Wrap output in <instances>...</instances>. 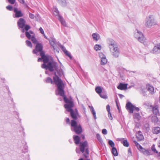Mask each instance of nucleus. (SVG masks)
<instances>
[{"label": "nucleus", "mask_w": 160, "mask_h": 160, "mask_svg": "<svg viewBox=\"0 0 160 160\" xmlns=\"http://www.w3.org/2000/svg\"><path fill=\"white\" fill-rule=\"evenodd\" d=\"M151 149L152 151L155 153H158V152L157 151L155 148V145L153 144L152 145L151 147Z\"/></svg>", "instance_id": "49530a36"}, {"label": "nucleus", "mask_w": 160, "mask_h": 160, "mask_svg": "<svg viewBox=\"0 0 160 160\" xmlns=\"http://www.w3.org/2000/svg\"><path fill=\"white\" fill-rule=\"evenodd\" d=\"M96 137L98 140L102 144L103 143V140L101 137L99 133H97L96 134Z\"/></svg>", "instance_id": "58836bf2"}, {"label": "nucleus", "mask_w": 160, "mask_h": 160, "mask_svg": "<svg viewBox=\"0 0 160 160\" xmlns=\"http://www.w3.org/2000/svg\"><path fill=\"white\" fill-rule=\"evenodd\" d=\"M111 51L112 52V55L114 57L116 58L118 57L120 52L119 49L117 47L112 48V51Z\"/></svg>", "instance_id": "2eb2a0df"}, {"label": "nucleus", "mask_w": 160, "mask_h": 160, "mask_svg": "<svg viewBox=\"0 0 160 160\" xmlns=\"http://www.w3.org/2000/svg\"><path fill=\"white\" fill-rule=\"evenodd\" d=\"M138 149L140 151L143 148L142 147L139 143L136 146Z\"/></svg>", "instance_id": "13d9d810"}, {"label": "nucleus", "mask_w": 160, "mask_h": 160, "mask_svg": "<svg viewBox=\"0 0 160 160\" xmlns=\"http://www.w3.org/2000/svg\"><path fill=\"white\" fill-rule=\"evenodd\" d=\"M94 48L96 51L100 50L101 49V46L100 45L96 44L94 46Z\"/></svg>", "instance_id": "79ce46f5"}, {"label": "nucleus", "mask_w": 160, "mask_h": 160, "mask_svg": "<svg viewBox=\"0 0 160 160\" xmlns=\"http://www.w3.org/2000/svg\"><path fill=\"white\" fill-rule=\"evenodd\" d=\"M66 122L67 124H70L69 119L68 118H67L66 119Z\"/></svg>", "instance_id": "680f3d73"}, {"label": "nucleus", "mask_w": 160, "mask_h": 160, "mask_svg": "<svg viewBox=\"0 0 160 160\" xmlns=\"http://www.w3.org/2000/svg\"><path fill=\"white\" fill-rule=\"evenodd\" d=\"M41 58L43 62V63L41 65V67L42 68L44 67L43 64H47L48 62L51 61V60H49V56L47 55H46Z\"/></svg>", "instance_id": "a211bd4d"}, {"label": "nucleus", "mask_w": 160, "mask_h": 160, "mask_svg": "<svg viewBox=\"0 0 160 160\" xmlns=\"http://www.w3.org/2000/svg\"><path fill=\"white\" fill-rule=\"evenodd\" d=\"M117 140L121 142L125 147H128L129 146V143L127 139H125L123 138H117Z\"/></svg>", "instance_id": "dca6fc26"}, {"label": "nucleus", "mask_w": 160, "mask_h": 160, "mask_svg": "<svg viewBox=\"0 0 160 160\" xmlns=\"http://www.w3.org/2000/svg\"><path fill=\"white\" fill-rule=\"evenodd\" d=\"M133 118L139 121L140 120L141 116L139 113H135L134 114L133 116Z\"/></svg>", "instance_id": "f704fd0d"}, {"label": "nucleus", "mask_w": 160, "mask_h": 160, "mask_svg": "<svg viewBox=\"0 0 160 160\" xmlns=\"http://www.w3.org/2000/svg\"><path fill=\"white\" fill-rule=\"evenodd\" d=\"M30 28V27L29 25H24L23 30H28Z\"/></svg>", "instance_id": "8fccbe9b"}, {"label": "nucleus", "mask_w": 160, "mask_h": 160, "mask_svg": "<svg viewBox=\"0 0 160 160\" xmlns=\"http://www.w3.org/2000/svg\"><path fill=\"white\" fill-rule=\"evenodd\" d=\"M61 48L62 51L64 52L65 54L67 56H68L70 59H71L72 58V56L70 54L68 53V51L66 50L65 47L62 45L61 46Z\"/></svg>", "instance_id": "4be33fe9"}, {"label": "nucleus", "mask_w": 160, "mask_h": 160, "mask_svg": "<svg viewBox=\"0 0 160 160\" xmlns=\"http://www.w3.org/2000/svg\"><path fill=\"white\" fill-rule=\"evenodd\" d=\"M118 95L121 99L122 98L124 97V95L121 94H118Z\"/></svg>", "instance_id": "338daca9"}, {"label": "nucleus", "mask_w": 160, "mask_h": 160, "mask_svg": "<svg viewBox=\"0 0 160 160\" xmlns=\"http://www.w3.org/2000/svg\"><path fill=\"white\" fill-rule=\"evenodd\" d=\"M153 112L155 115H159V113L158 108L157 106L154 107L152 108Z\"/></svg>", "instance_id": "c85d7f7f"}, {"label": "nucleus", "mask_w": 160, "mask_h": 160, "mask_svg": "<svg viewBox=\"0 0 160 160\" xmlns=\"http://www.w3.org/2000/svg\"><path fill=\"white\" fill-rule=\"evenodd\" d=\"M108 144L112 148L114 147L115 144L112 140H109L108 142Z\"/></svg>", "instance_id": "37998d69"}, {"label": "nucleus", "mask_w": 160, "mask_h": 160, "mask_svg": "<svg viewBox=\"0 0 160 160\" xmlns=\"http://www.w3.org/2000/svg\"><path fill=\"white\" fill-rule=\"evenodd\" d=\"M89 108L90 109V110L92 112V114L93 115L94 118L95 119H97L96 112L94 110V109L92 106H89Z\"/></svg>", "instance_id": "72a5a7b5"}, {"label": "nucleus", "mask_w": 160, "mask_h": 160, "mask_svg": "<svg viewBox=\"0 0 160 160\" xmlns=\"http://www.w3.org/2000/svg\"><path fill=\"white\" fill-rule=\"evenodd\" d=\"M9 3L12 4H13L15 2L16 0H8Z\"/></svg>", "instance_id": "864d4df0"}, {"label": "nucleus", "mask_w": 160, "mask_h": 160, "mask_svg": "<svg viewBox=\"0 0 160 160\" xmlns=\"http://www.w3.org/2000/svg\"><path fill=\"white\" fill-rule=\"evenodd\" d=\"M25 35L29 39H30L32 37L31 35L30 34V32H28V31H26L25 32Z\"/></svg>", "instance_id": "a18cd8bd"}, {"label": "nucleus", "mask_w": 160, "mask_h": 160, "mask_svg": "<svg viewBox=\"0 0 160 160\" xmlns=\"http://www.w3.org/2000/svg\"><path fill=\"white\" fill-rule=\"evenodd\" d=\"M71 129L77 134H79L82 132V129L80 125H78L77 122L74 120H71L70 122Z\"/></svg>", "instance_id": "7ed1b4c3"}, {"label": "nucleus", "mask_w": 160, "mask_h": 160, "mask_svg": "<svg viewBox=\"0 0 160 160\" xmlns=\"http://www.w3.org/2000/svg\"><path fill=\"white\" fill-rule=\"evenodd\" d=\"M115 102H116V105H117V109L118 110L119 112H120V108H119V106H118V105L117 102V101L116 100H115Z\"/></svg>", "instance_id": "0e129e2a"}, {"label": "nucleus", "mask_w": 160, "mask_h": 160, "mask_svg": "<svg viewBox=\"0 0 160 160\" xmlns=\"http://www.w3.org/2000/svg\"><path fill=\"white\" fill-rule=\"evenodd\" d=\"M39 52H40V54L41 58L46 55H45V52L42 50Z\"/></svg>", "instance_id": "3c124183"}, {"label": "nucleus", "mask_w": 160, "mask_h": 160, "mask_svg": "<svg viewBox=\"0 0 160 160\" xmlns=\"http://www.w3.org/2000/svg\"><path fill=\"white\" fill-rule=\"evenodd\" d=\"M151 121L154 123H157L158 121V119L156 115H154L151 117Z\"/></svg>", "instance_id": "7c9ffc66"}, {"label": "nucleus", "mask_w": 160, "mask_h": 160, "mask_svg": "<svg viewBox=\"0 0 160 160\" xmlns=\"http://www.w3.org/2000/svg\"><path fill=\"white\" fill-rule=\"evenodd\" d=\"M152 132L153 134H158L160 133V128L159 127H156L153 128Z\"/></svg>", "instance_id": "b1692460"}, {"label": "nucleus", "mask_w": 160, "mask_h": 160, "mask_svg": "<svg viewBox=\"0 0 160 160\" xmlns=\"http://www.w3.org/2000/svg\"><path fill=\"white\" fill-rule=\"evenodd\" d=\"M31 38L32 42L33 43L35 44L36 45L38 43V41L36 38H35V34L32 35V36Z\"/></svg>", "instance_id": "ea45409f"}, {"label": "nucleus", "mask_w": 160, "mask_h": 160, "mask_svg": "<svg viewBox=\"0 0 160 160\" xmlns=\"http://www.w3.org/2000/svg\"><path fill=\"white\" fill-rule=\"evenodd\" d=\"M57 78H54L55 84L57 85L58 93H56V95H59L63 97L64 102L67 104L73 102L71 100L68 99L65 95L64 91V85L62 81L59 77L57 76Z\"/></svg>", "instance_id": "f257e3e1"}, {"label": "nucleus", "mask_w": 160, "mask_h": 160, "mask_svg": "<svg viewBox=\"0 0 160 160\" xmlns=\"http://www.w3.org/2000/svg\"><path fill=\"white\" fill-rule=\"evenodd\" d=\"M44 67L42 68L46 70H48L50 72H54L55 70H57L58 68V63L54 61L53 59L51 61L48 62L47 64H43Z\"/></svg>", "instance_id": "f03ea898"}, {"label": "nucleus", "mask_w": 160, "mask_h": 160, "mask_svg": "<svg viewBox=\"0 0 160 160\" xmlns=\"http://www.w3.org/2000/svg\"><path fill=\"white\" fill-rule=\"evenodd\" d=\"M109 43V48L111 51H112V49L114 48L117 47L116 44L115 42L112 39H108Z\"/></svg>", "instance_id": "4468645a"}, {"label": "nucleus", "mask_w": 160, "mask_h": 160, "mask_svg": "<svg viewBox=\"0 0 160 160\" xmlns=\"http://www.w3.org/2000/svg\"><path fill=\"white\" fill-rule=\"evenodd\" d=\"M43 47L42 44L41 43H37L35 46V49L33 51V53L38 55V52L41 51L43 50Z\"/></svg>", "instance_id": "6e6552de"}, {"label": "nucleus", "mask_w": 160, "mask_h": 160, "mask_svg": "<svg viewBox=\"0 0 160 160\" xmlns=\"http://www.w3.org/2000/svg\"><path fill=\"white\" fill-rule=\"evenodd\" d=\"M14 12L15 13V17L16 18H19L23 16V14L20 10H18L17 8H15L14 9Z\"/></svg>", "instance_id": "6ab92c4d"}, {"label": "nucleus", "mask_w": 160, "mask_h": 160, "mask_svg": "<svg viewBox=\"0 0 160 160\" xmlns=\"http://www.w3.org/2000/svg\"><path fill=\"white\" fill-rule=\"evenodd\" d=\"M64 107L67 111L70 112L73 110L72 108L74 107V103L71 102L69 104H65Z\"/></svg>", "instance_id": "ddd939ff"}, {"label": "nucleus", "mask_w": 160, "mask_h": 160, "mask_svg": "<svg viewBox=\"0 0 160 160\" xmlns=\"http://www.w3.org/2000/svg\"><path fill=\"white\" fill-rule=\"evenodd\" d=\"M140 151L145 155L148 156L150 155V151L146 150L145 148H142V149L140 150Z\"/></svg>", "instance_id": "bb28decb"}, {"label": "nucleus", "mask_w": 160, "mask_h": 160, "mask_svg": "<svg viewBox=\"0 0 160 160\" xmlns=\"http://www.w3.org/2000/svg\"><path fill=\"white\" fill-rule=\"evenodd\" d=\"M29 17L30 18L33 19L35 18V16L33 14L31 13L30 12H29Z\"/></svg>", "instance_id": "5fc2aeb1"}, {"label": "nucleus", "mask_w": 160, "mask_h": 160, "mask_svg": "<svg viewBox=\"0 0 160 160\" xmlns=\"http://www.w3.org/2000/svg\"><path fill=\"white\" fill-rule=\"evenodd\" d=\"M6 8L9 11H12L13 10V7L12 6L8 5L6 7Z\"/></svg>", "instance_id": "603ef678"}, {"label": "nucleus", "mask_w": 160, "mask_h": 160, "mask_svg": "<svg viewBox=\"0 0 160 160\" xmlns=\"http://www.w3.org/2000/svg\"><path fill=\"white\" fill-rule=\"evenodd\" d=\"M106 109L108 112H110V106L109 105H107Z\"/></svg>", "instance_id": "052dcab7"}, {"label": "nucleus", "mask_w": 160, "mask_h": 160, "mask_svg": "<svg viewBox=\"0 0 160 160\" xmlns=\"http://www.w3.org/2000/svg\"><path fill=\"white\" fill-rule=\"evenodd\" d=\"M134 36L141 43H144L145 42L146 38L140 31H135L134 32Z\"/></svg>", "instance_id": "39448f33"}, {"label": "nucleus", "mask_w": 160, "mask_h": 160, "mask_svg": "<svg viewBox=\"0 0 160 160\" xmlns=\"http://www.w3.org/2000/svg\"><path fill=\"white\" fill-rule=\"evenodd\" d=\"M73 138L75 143L76 144L78 145L80 143V138L78 136L73 135Z\"/></svg>", "instance_id": "5701e85b"}, {"label": "nucleus", "mask_w": 160, "mask_h": 160, "mask_svg": "<svg viewBox=\"0 0 160 160\" xmlns=\"http://www.w3.org/2000/svg\"><path fill=\"white\" fill-rule=\"evenodd\" d=\"M92 37L94 40L98 41L100 38V36L97 33H94L92 34Z\"/></svg>", "instance_id": "cd10ccee"}, {"label": "nucleus", "mask_w": 160, "mask_h": 160, "mask_svg": "<svg viewBox=\"0 0 160 160\" xmlns=\"http://www.w3.org/2000/svg\"><path fill=\"white\" fill-rule=\"evenodd\" d=\"M128 155L129 156H132V153L131 149L130 148H129L128 150Z\"/></svg>", "instance_id": "6e6d98bb"}, {"label": "nucleus", "mask_w": 160, "mask_h": 160, "mask_svg": "<svg viewBox=\"0 0 160 160\" xmlns=\"http://www.w3.org/2000/svg\"><path fill=\"white\" fill-rule=\"evenodd\" d=\"M157 46L158 47V49L159 50V52H160V43L158 44Z\"/></svg>", "instance_id": "774afa93"}, {"label": "nucleus", "mask_w": 160, "mask_h": 160, "mask_svg": "<svg viewBox=\"0 0 160 160\" xmlns=\"http://www.w3.org/2000/svg\"><path fill=\"white\" fill-rule=\"evenodd\" d=\"M153 53L156 54L157 53H159V50H158V47H157V46H156L155 47H154L153 49Z\"/></svg>", "instance_id": "c03bdc74"}, {"label": "nucleus", "mask_w": 160, "mask_h": 160, "mask_svg": "<svg viewBox=\"0 0 160 160\" xmlns=\"http://www.w3.org/2000/svg\"><path fill=\"white\" fill-rule=\"evenodd\" d=\"M143 128L144 130H145L147 132H148L149 130V125L148 123L145 124L143 127Z\"/></svg>", "instance_id": "a19ab883"}, {"label": "nucleus", "mask_w": 160, "mask_h": 160, "mask_svg": "<svg viewBox=\"0 0 160 160\" xmlns=\"http://www.w3.org/2000/svg\"><path fill=\"white\" fill-rule=\"evenodd\" d=\"M54 75H55V77H53V81L52 79L49 77H48L46 79L44 80V81L46 83H51L52 84H53L54 83L55 84L54 80V78H57V76L59 78V77L58 75H57L56 72H54Z\"/></svg>", "instance_id": "f3484780"}, {"label": "nucleus", "mask_w": 160, "mask_h": 160, "mask_svg": "<svg viewBox=\"0 0 160 160\" xmlns=\"http://www.w3.org/2000/svg\"><path fill=\"white\" fill-rule=\"evenodd\" d=\"M127 84L120 83L117 87V88L120 90H125L127 89Z\"/></svg>", "instance_id": "aec40b11"}, {"label": "nucleus", "mask_w": 160, "mask_h": 160, "mask_svg": "<svg viewBox=\"0 0 160 160\" xmlns=\"http://www.w3.org/2000/svg\"><path fill=\"white\" fill-rule=\"evenodd\" d=\"M111 152L112 154L114 156H117L118 155V153L117 150V149L116 148L114 147L112 148Z\"/></svg>", "instance_id": "473e14b6"}, {"label": "nucleus", "mask_w": 160, "mask_h": 160, "mask_svg": "<svg viewBox=\"0 0 160 160\" xmlns=\"http://www.w3.org/2000/svg\"><path fill=\"white\" fill-rule=\"evenodd\" d=\"M43 36L45 38L49 40L50 45L52 47L54 50L56 51L58 53L59 51L58 49V48L55 39L52 37H51L50 38L48 39L45 34Z\"/></svg>", "instance_id": "423d86ee"}, {"label": "nucleus", "mask_w": 160, "mask_h": 160, "mask_svg": "<svg viewBox=\"0 0 160 160\" xmlns=\"http://www.w3.org/2000/svg\"><path fill=\"white\" fill-rule=\"evenodd\" d=\"M99 54L100 57L101 58V64L102 65H105L107 62V60L105 56L101 52H99Z\"/></svg>", "instance_id": "1a4fd4ad"}, {"label": "nucleus", "mask_w": 160, "mask_h": 160, "mask_svg": "<svg viewBox=\"0 0 160 160\" xmlns=\"http://www.w3.org/2000/svg\"><path fill=\"white\" fill-rule=\"evenodd\" d=\"M102 133L104 135H106L107 134V131L106 129H103L102 130Z\"/></svg>", "instance_id": "4d7b16f0"}, {"label": "nucleus", "mask_w": 160, "mask_h": 160, "mask_svg": "<svg viewBox=\"0 0 160 160\" xmlns=\"http://www.w3.org/2000/svg\"><path fill=\"white\" fill-rule=\"evenodd\" d=\"M53 11L54 12V14L56 16L58 17V19L60 22L61 23L63 26H66V24L65 21L62 17L59 14V12L56 7L54 8Z\"/></svg>", "instance_id": "0eeeda50"}, {"label": "nucleus", "mask_w": 160, "mask_h": 160, "mask_svg": "<svg viewBox=\"0 0 160 160\" xmlns=\"http://www.w3.org/2000/svg\"><path fill=\"white\" fill-rule=\"evenodd\" d=\"M26 23V21L23 18H20L18 22V26L19 28L22 29V30H23L24 25Z\"/></svg>", "instance_id": "f8f14e48"}, {"label": "nucleus", "mask_w": 160, "mask_h": 160, "mask_svg": "<svg viewBox=\"0 0 160 160\" xmlns=\"http://www.w3.org/2000/svg\"><path fill=\"white\" fill-rule=\"evenodd\" d=\"M157 22L155 21L154 16L152 15H150L147 17L145 20V25L148 28H150L157 25Z\"/></svg>", "instance_id": "20e7f679"}, {"label": "nucleus", "mask_w": 160, "mask_h": 160, "mask_svg": "<svg viewBox=\"0 0 160 160\" xmlns=\"http://www.w3.org/2000/svg\"><path fill=\"white\" fill-rule=\"evenodd\" d=\"M134 105L131 102H128L126 104V108L130 113H133L134 110Z\"/></svg>", "instance_id": "9b49d317"}, {"label": "nucleus", "mask_w": 160, "mask_h": 160, "mask_svg": "<svg viewBox=\"0 0 160 160\" xmlns=\"http://www.w3.org/2000/svg\"><path fill=\"white\" fill-rule=\"evenodd\" d=\"M18 0L20 3L23 4H25L24 0Z\"/></svg>", "instance_id": "69168bd1"}, {"label": "nucleus", "mask_w": 160, "mask_h": 160, "mask_svg": "<svg viewBox=\"0 0 160 160\" xmlns=\"http://www.w3.org/2000/svg\"><path fill=\"white\" fill-rule=\"evenodd\" d=\"M95 90L96 92L99 94L103 91L100 86H98L95 88Z\"/></svg>", "instance_id": "4c0bfd02"}, {"label": "nucleus", "mask_w": 160, "mask_h": 160, "mask_svg": "<svg viewBox=\"0 0 160 160\" xmlns=\"http://www.w3.org/2000/svg\"><path fill=\"white\" fill-rule=\"evenodd\" d=\"M26 44L27 46L28 47H29L30 48H32V43L29 40H27L26 41Z\"/></svg>", "instance_id": "09e8293b"}, {"label": "nucleus", "mask_w": 160, "mask_h": 160, "mask_svg": "<svg viewBox=\"0 0 160 160\" xmlns=\"http://www.w3.org/2000/svg\"><path fill=\"white\" fill-rule=\"evenodd\" d=\"M147 90L150 93L152 94L154 93V88L151 86H148L147 87Z\"/></svg>", "instance_id": "e433bc0d"}, {"label": "nucleus", "mask_w": 160, "mask_h": 160, "mask_svg": "<svg viewBox=\"0 0 160 160\" xmlns=\"http://www.w3.org/2000/svg\"><path fill=\"white\" fill-rule=\"evenodd\" d=\"M70 112V116L71 118L73 119L72 120H77L78 119V117L77 116V114L75 113L74 111L72 110Z\"/></svg>", "instance_id": "393cba45"}, {"label": "nucleus", "mask_w": 160, "mask_h": 160, "mask_svg": "<svg viewBox=\"0 0 160 160\" xmlns=\"http://www.w3.org/2000/svg\"><path fill=\"white\" fill-rule=\"evenodd\" d=\"M22 144H24L23 149L22 150V152L24 153L28 152V147L27 145V143L24 141L23 142H22Z\"/></svg>", "instance_id": "412c9836"}, {"label": "nucleus", "mask_w": 160, "mask_h": 160, "mask_svg": "<svg viewBox=\"0 0 160 160\" xmlns=\"http://www.w3.org/2000/svg\"><path fill=\"white\" fill-rule=\"evenodd\" d=\"M136 137L140 141L142 140L143 139V136L140 131L138 132Z\"/></svg>", "instance_id": "a878e982"}, {"label": "nucleus", "mask_w": 160, "mask_h": 160, "mask_svg": "<svg viewBox=\"0 0 160 160\" xmlns=\"http://www.w3.org/2000/svg\"><path fill=\"white\" fill-rule=\"evenodd\" d=\"M59 3L62 7H65L67 5L66 0H57Z\"/></svg>", "instance_id": "2f4dec72"}, {"label": "nucleus", "mask_w": 160, "mask_h": 160, "mask_svg": "<svg viewBox=\"0 0 160 160\" xmlns=\"http://www.w3.org/2000/svg\"><path fill=\"white\" fill-rule=\"evenodd\" d=\"M57 72L58 75L61 77L62 76V75L63 74V71L62 69H59V68L57 70H55L54 72Z\"/></svg>", "instance_id": "c9c22d12"}, {"label": "nucleus", "mask_w": 160, "mask_h": 160, "mask_svg": "<svg viewBox=\"0 0 160 160\" xmlns=\"http://www.w3.org/2000/svg\"><path fill=\"white\" fill-rule=\"evenodd\" d=\"M35 18L36 20L37 21H40L41 20V18L39 15L38 14H36L35 16Z\"/></svg>", "instance_id": "de8ad7c7"}, {"label": "nucleus", "mask_w": 160, "mask_h": 160, "mask_svg": "<svg viewBox=\"0 0 160 160\" xmlns=\"http://www.w3.org/2000/svg\"><path fill=\"white\" fill-rule=\"evenodd\" d=\"M108 116L109 119L110 120H112V116L111 113L110 112H108Z\"/></svg>", "instance_id": "bf43d9fd"}, {"label": "nucleus", "mask_w": 160, "mask_h": 160, "mask_svg": "<svg viewBox=\"0 0 160 160\" xmlns=\"http://www.w3.org/2000/svg\"><path fill=\"white\" fill-rule=\"evenodd\" d=\"M134 109L135 110L138 112L139 111L140 109L139 108L135 107L134 106Z\"/></svg>", "instance_id": "e2e57ef3"}, {"label": "nucleus", "mask_w": 160, "mask_h": 160, "mask_svg": "<svg viewBox=\"0 0 160 160\" xmlns=\"http://www.w3.org/2000/svg\"><path fill=\"white\" fill-rule=\"evenodd\" d=\"M88 146V144L87 141H85L83 142H80V150L81 152L83 153L85 151V148Z\"/></svg>", "instance_id": "9d476101"}, {"label": "nucleus", "mask_w": 160, "mask_h": 160, "mask_svg": "<svg viewBox=\"0 0 160 160\" xmlns=\"http://www.w3.org/2000/svg\"><path fill=\"white\" fill-rule=\"evenodd\" d=\"M100 97L104 99H107L108 98V96L107 95V93L104 90H103L102 92L99 94Z\"/></svg>", "instance_id": "c756f323"}]
</instances>
